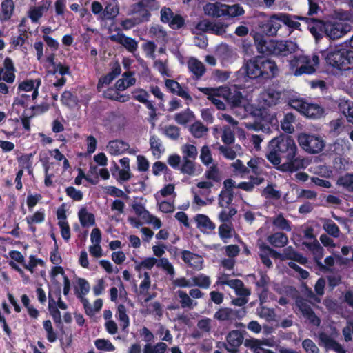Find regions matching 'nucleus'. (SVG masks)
<instances>
[{
    "label": "nucleus",
    "mask_w": 353,
    "mask_h": 353,
    "mask_svg": "<svg viewBox=\"0 0 353 353\" xmlns=\"http://www.w3.org/2000/svg\"><path fill=\"white\" fill-rule=\"evenodd\" d=\"M265 157L283 172L292 173L304 167L294 139L288 134H281L269 141Z\"/></svg>",
    "instance_id": "1"
},
{
    "label": "nucleus",
    "mask_w": 353,
    "mask_h": 353,
    "mask_svg": "<svg viewBox=\"0 0 353 353\" xmlns=\"http://www.w3.org/2000/svg\"><path fill=\"white\" fill-rule=\"evenodd\" d=\"M248 79L268 81L276 77L279 69L276 62L264 55H257L245 61L239 71Z\"/></svg>",
    "instance_id": "2"
},
{
    "label": "nucleus",
    "mask_w": 353,
    "mask_h": 353,
    "mask_svg": "<svg viewBox=\"0 0 353 353\" xmlns=\"http://www.w3.org/2000/svg\"><path fill=\"white\" fill-rule=\"evenodd\" d=\"M325 63L336 72L353 69V50L335 48L321 51Z\"/></svg>",
    "instance_id": "3"
},
{
    "label": "nucleus",
    "mask_w": 353,
    "mask_h": 353,
    "mask_svg": "<svg viewBox=\"0 0 353 353\" xmlns=\"http://www.w3.org/2000/svg\"><path fill=\"white\" fill-rule=\"evenodd\" d=\"M257 49L260 53L266 54L268 55H273L277 57H288L294 53L298 46L295 42L290 40L279 41L270 39L265 40L263 38L256 39Z\"/></svg>",
    "instance_id": "4"
},
{
    "label": "nucleus",
    "mask_w": 353,
    "mask_h": 353,
    "mask_svg": "<svg viewBox=\"0 0 353 353\" xmlns=\"http://www.w3.org/2000/svg\"><path fill=\"white\" fill-rule=\"evenodd\" d=\"M319 63L320 59L316 54H312V55L301 54L294 56L290 61V65L295 76H301L303 74L310 75L314 74Z\"/></svg>",
    "instance_id": "5"
},
{
    "label": "nucleus",
    "mask_w": 353,
    "mask_h": 353,
    "mask_svg": "<svg viewBox=\"0 0 353 353\" xmlns=\"http://www.w3.org/2000/svg\"><path fill=\"white\" fill-rule=\"evenodd\" d=\"M160 7L157 0H140L130 6L129 14L136 15L140 23L148 22L151 17V11L157 10Z\"/></svg>",
    "instance_id": "6"
},
{
    "label": "nucleus",
    "mask_w": 353,
    "mask_h": 353,
    "mask_svg": "<svg viewBox=\"0 0 353 353\" xmlns=\"http://www.w3.org/2000/svg\"><path fill=\"white\" fill-rule=\"evenodd\" d=\"M298 142L301 147L310 154L319 153L325 146V142L321 137L306 133H301L298 136Z\"/></svg>",
    "instance_id": "7"
},
{
    "label": "nucleus",
    "mask_w": 353,
    "mask_h": 353,
    "mask_svg": "<svg viewBox=\"0 0 353 353\" xmlns=\"http://www.w3.org/2000/svg\"><path fill=\"white\" fill-rule=\"evenodd\" d=\"M243 335L240 330H234L227 334L225 342L222 343V345L229 353H237L239 351V347L243 342Z\"/></svg>",
    "instance_id": "8"
},
{
    "label": "nucleus",
    "mask_w": 353,
    "mask_h": 353,
    "mask_svg": "<svg viewBox=\"0 0 353 353\" xmlns=\"http://www.w3.org/2000/svg\"><path fill=\"white\" fill-rule=\"evenodd\" d=\"M347 26L342 22H326L324 32L327 39L335 40L344 36L347 32Z\"/></svg>",
    "instance_id": "9"
},
{
    "label": "nucleus",
    "mask_w": 353,
    "mask_h": 353,
    "mask_svg": "<svg viewBox=\"0 0 353 353\" xmlns=\"http://www.w3.org/2000/svg\"><path fill=\"white\" fill-rule=\"evenodd\" d=\"M302 244L312 252L314 260L319 269L322 272L328 271L327 265H324L321 262V259L324 256V249L320 245L319 241L316 239H314L313 242H303Z\"/></svg>",
    "instance_id": "10"
},
{
    "label": "nucleus",
    "mask_w": 353,
    "mask_h": 353,
    "mask_svg": "<svg viewBox=\"0 0 353 353\" xmlns=\"http://www.w3.org/2000/svg\"><path fill=\"white\" fill-rule=\"evenodd\" d=\"M223 97L232 108L242 106L243 97L241 91L235 89H230L228 87H221Z\"/></svg>",
    "instance_id": "11"
},
{
    "label": "nucleus",
    "mask_w": 353,
    "mask_h": 353,
    "mask_svg": "<svg viewBox=\"0 0 353 353\" xmlns=\"http://www.w3.org/2000/svg\"><path fill=\"white\" fill-rule=\"evenodd\" d=\"M281 92L277 91L273 88L264 90L261 95V102L264 108H270L276 105L281 99Z\"/></svg>",
    "instance_id": "12"
},
{
    "label": "nucleus",
    "mask_w": 353,
    "mask_h": 353,
    "mask_svg": "<svg viewBox=\"0 0 353 353\" xmlns=\"http://www.w3.org/2000/svg\"><path fill=\"white\" fill-rule=\"evenodd\" d=\"M199 90L207 95L208 99L210 100L218 110H224L225 105L223 101L216 97H223L221 88H199Z\"/></svg>",
    "instance_id": "13"
},
{
    "label": "nucleus",
    "mask_w": 353,
    "mask_h": 353,
    "mask_svg": "<svg viewBox=\"0 0 353 353\" xmlns=\"http://www.w3.org/2000/svg\"><path fill=\"white\" fill-rule=\"evenodd\" d=\"M110 39L113 42L122 45L129 52L131 53H134L138 48L137 41L134 39L128 37L123 33L112 34L110 37Z\"/></svg>",
    "instance_id": "14"
},
{
    "label": "nucleus",
    "mask_w": 353,
    "mask_h": 353,
    "mask_svg": "<svg viewBox=\"0 0 353 353\" xmlns=\"http://www.w3.org/2000/svg\"><path fill=\"white\" fill-rule=\"evenodd\" d=\"M296 305L305 319L313 325L319 326L320 319L316 316L311 306L305 301H297Z\"/></svg>",
    "instance_id": "15"
},
{
    "label": "nucleus",
    "mask_w": 353,
    "mask_h": 353,
    "mask_svg": "<svg viewBox=\"0 0 353 353\" xmlns=\"http://www.w3.org/2000/svg\"><path fill=\"white\" fill-rule=\"evenodd\" d=\"M41 79L38 78L36 79H26L21 81L17 88L19 92H30L32 91L31 98L34 100L39 95V88L41 86Z\"/></svg>",
    "instance_id": "16"
},
{
    "label": "nucleus",
    "mask_w": 353,
    "mask_h": 353,
    "mask_svg": "<svg viewBox=\"0 0 353 353\" xmlns=\"http://www.w3.org/2000/svg\"><path fill=\"white\" fill-rule=\"evenodd\" d=\"M181 259L188 266L196 270H201L203 268V260L202 257L190 250H184L181 251Z\"/></svg>",
    "instance_id": "17"
},
{
    "label": "nucleus",
    "mask_w": 353,
    "mask_h": 353,
    "mask_svg": "<svg viewBox=\"0 0 353 353\" xmlns=\"http://www.w3.org/2000/svg\"><path fill=\"white\" fill-rule=\"evenodd\" d=\"M279 18H277L280 23H283L284 25L287 26L288 27L295 29V30H299L301 23L295 19L303 21H307L310 19L305 17H298L295 15H290L287 13H279L278 14Z\"/></svg>",
    "instance_id": "18"
},
{
    "label": "nucleus",
    "mask_w": 353,
    "mask_h": 353,
    "mask_svg": "<svg viewBox=\"0 0 353 353\" xmlns=\"http://www.w3.org/2000/svg\"><path fill=\"white\" fill-rule=\"evenodd\" d=\"M278 14L272 15L270 19L264 23L261 28L263 32L268 36H274L276 34L277 31L281 27Z\"/></svg>",
    "instance_id": "19"
},
{
    "label": "nucleus",
    "mask_w": 353,
    "mask_h": 353,
    "mask_svg": "<svg viewBox=\"0 0 353 353\" xmlns=\"http://www.w3.org/2000/svg\"><path fill=\"white\" fill-rule=\"evenodd\" d=\"M107 147L110 154L118 155L127 152L130 148V145L123 140L115 139L110 141Z\"/></svg>",
    "instance_id": "20"
},
{
    "label": "nucleus",
    "mask_w": 353,
    "mask_h": 353,
    "mask_svg": "<svg viewBox=\"0 0 353 353\" xmlns=\"http://www.w3.org/2000/svg\"><path fill=\"white\" fill-rule=\"evenodd\" d=\"M132 94L134 100L144 104L148 110H154V109H156L153 102L148 99L150 94L145 90L143 88L134 89L132 92Z\"/></svg>",
    "instance_id": "21"
},
{
    "label": "nucleus",
    "mask_w": 353,
    "mask_h": 353,
    "mask_svg": "<svg viewBox=\"0 0 353 353\" xmlns=\"http://www.w3.org/2000/svg\"><path fill=\"white\" fill-rule=\"evenodd\" d=\"M0 21H8L13 16L14 3L13 0H3L1 3Z\"/></svg>",
    "instance_id": "22"
},
{
    "label": "nucleus",
    "mask_w": 353,
    "mask_h": 353,
    "mask_svg": "<svg viewBox=\"0 0 353 353\" xmlns=\"http://www.w3.org/2000/svg\"><path fill=\"white\" fill-rule=\"evenodd\" d=\"M188 68L196 79H199L205 74L206 69L202 62L196 58H191L188 61Z\"/></svg>",
    "instance_id": "23"
},
{
    "label": "nucleus",
    "mask_w": 353,
    "mask_h": 353,
    "mask_svg": "<svg viewBox=\"0 0 353 353\" xmlns=\"http://www.w3.org/2000/svg\"><path fill=\"white\" fill-rule=\"evenodd\" d=\"M283 258L284 261L292 260L301 265H305L307 263V257L296 251L292 246H288L283 250Z\"/></svg>",
    "instance_id": "24"
},
{
    "label": "nucleus",
    "mask_w": 353,
    "mask_h": 353,
    "mask_svg": "<svg viewBox=\"0 0 353 353\" xmlns=\"http://www.w3.org/2000/svg\"><path fill=\"white\" fill-rule=\"evenodd\" d=\"M267 241L274 248H283L288 244V237L285 233L278 232L269 235Z\"/></svg>",
    "instance_id": "25"
},
{
    "label": "nucleus",
    "mask_w": 353,
    "mask_h": 353,
    "mask_svg": "<svg viewBox=\"0 0 353 353\" xmlns=\"http://www.w3.org/2000/svg\"><path fill=\"white\" fill-rule=\"evenodd\" d=\"M36 152L29 154H23L17 158L19 166L21 168L20 170H23L24 169H26L29 174L32 173V160Z\"/></svg>",
    "instance_id": "26"
},
{
    "label": "nucleus",
    "mask_w": 353,
    "mask_h": 353,
    "mask_svg": "<svg viewBox=\"0 0 353 353\" xmlns=\"http://www.w3.org/2000/svg\"><path fill=\"white\" fill-rule=\"evenodd\" d=\"M244 12L243 7L239 4L232 6L223 4L221 10V14H223V17H235L243 15Z\"/></svg>",
    "instance_id": "27"
},
{
    "label": "nucleus",
    "mask_w": 353,
    "mask_h": 353,
    "mask_svg": "<svg viewBox=\"0 0 353 353\" xmlns=\"http://www.w3.org/2000/svg\"><path fill=\"white\" fill-rule=\"evenodd\" d=\"M339 110L345 117L347 122L353 125V101L341 100L339 103Z\"/></svg>",
    "instance_id": "28"
},
{
    "label": "nucleus",
    "mask_w": 353,
    "mask_h": 353,
    "mask_svg": "<svg viewBox=\"0 0 353 353\" xmlns=\"http://www.w3.org/2000/svg\"><path fill=\"white\" fill-rule=\"evenodd\" d=\"M61 101L63 105L72 109L79 105V100L77 94L70 90H65L61 94Z\"/></svg>",
    "instance_id": "29"
},
{
    "label": "nucleus",
    "mask_w": 353,
    "mask_h": 353,
    "mask_svg": "<svg viewBox=\"0 0 353 353\" xmlns=\"http://www.w3.org/2000/svg\"><path fill=\"white\" fill-rule=\"evenodd\" d=\"M197 228L202 231H212L215 229V224L205 214H199L195 216Z\"/></svg>",
    "instance_id": "30"
},
{
    "label": "nucleus",
    "mask_w": 353,
    "mask_h": 353,
    "mask_svg": "<svg viewBox=\"0 0 353 353\" xmlns=\"http://www.w3.org/2000/svg\"><path fill=\"white\" fill-rule=\"evenodd\" d=\"M51 302L54 303V300L50 298V294H49V311L50 314L52 317V319L56 324L57 327L59 329V330L63 333V324L61 321V312L57 307H53L51 305Z\"/></svg>",
    "instance_id": "31"
},
{
    "label": "nucleus",
    "mask_w": 353,
    "mask_h": 353,
    "mask_svg": "<svg viewBox=\"0 0 353 353\" xmlns=\"http://www.w3.org/2000/svg\"><path fill=\"white\" fill-rule=\"evenodd\" d=\"M295 115L292 112L284 114L283 119L281 121V128L286 133L292 134L294 131L293 123H295Z\"/></svg>",
    "instance_id": "32"
},
{
    "label": "nucleus",
    "mask_w": 353,
    "mask_h": 353,
    "mask_svg": "<svg viewBox=\"0 0 353 353\" xmlns=\"http://www.w3.org/2000/svg\"><path fill=\"white\" fill-rule=\"evenodd\" d=\"M78 216L83 227H88L95 224L94 215L92 213L88 212L86 208H81Z\"/></svg>",
    "instance_id": "33"
},
{
    "label": "nucleus",
    "mask_w": 353,
    "mask_h": 353,
    "mask_svg": "<svg viewBox=\"0 0 353 353\" xmlns=\"http://www.w3.org/2000/svg\"><path fill=\"white\" fill-rule=\"evenodd\" d=\"M214 318L219 321H234L233 309L230 307H221L214 314Z\"/></svg>",
    "instance_id": "34"
},
{
    "label": "nucleus",
    "mask_w": 353,
    "mask_h": 353,
    "mask_svg": "<svg viewBox=\"0 0 353 353\" xmlns=\"http://www.w3.org/2000/svg\"><path fill=\"white\" fill-rule=\"evenodd\" d=\"M116 317L121 322L122 330L125 331L130 325V319L127 314V310L124 305L120 304L117 306Z\"/></svg>",
    "instance_id": "35"
},
{
    "label": "nucleus",
    "mask_w": 353,
    "mask_h": 353,
    "mask_svg": "<svg viewBox=\"0 0 353 353\" xmlns=\"http://www.w3.org/2000/svg\"><path fill=\"white\" fill-rule=\"evenodd\" d=\"M337 185L350 192H353V173H345L337 180Z\"/></svg>",
    "instance_id": "36"
},
{
    "label": "nucleus",
    "mask_w": 353,
    "mask_h": 353,
    "mask_svg": "<svg viewBox=\"0 0 353 353\" xmlns=\"http://www.w3.org/2000/svg\"><path fill=\"white\" fill-rule=\"evenodd\" d=\"M234 232V230L232 222L222 223L219 227V236L224 243H227V239L232 238Z\"/></svg>",
    "instance_id": "37"
},
{
    "label": "nucleus",
    "mask_w": 353,
    "mask_h": 353,
    "mask_svg": "<svg viewBox=\"0 0 353 353\" xmlns=\"http://www.w3.org/2000/svg\"><path fill=\"white\" fill-rule=\"evenodd\" d=\"M77 285L74 287V292L77 297L86 295L90 289L88 281L83 278H79L77 281Z\"/></svg>",
    "instance_id": "38"
},
{
    "label": "nucleus",
    "mask_w": 353,
    "mask_h": 353,
    "mask_svg": "<svg viewBox=\"0 0 353 353\" xmlns=\"http://www.w3.org/2000/svg\"><path fill=\"white\" fill-rule=\"evenodd\" d=\"M194 285L198 286L201 288L208 289L211 285V280L210 276L201 273L198 276L192 278Z\"/></svg>",
    "instance_id": "39"
},
{
    "label": "nucleus",
    "mask_w": 353,
    "mask_h": 353,
    "mask_svg": "<svg viewBox=\"0 0 353 353\" xmlns=\"http://www.w3.org/2000/svg\"><path fill=\"white\" fill-rule=\"evenodd\" d=\"M194 117V114L190 109L179 112L175 114V121L180 125H186L190 122Z\"/></svg>",
    "instance_id": "40"
},
{
    "label": "nucleus",
    "mask_w": 353,
    "mask_h": 353,
    "mask_svg": "<svg viewBox=\"0 0 353 353\" xmlns=\"http://www.w3.org/2000/svg\"><path fill=\"white\" fill-rule=\"evenodd\" d=\"M234 192H228L222 190L219 195V205L222 208H226L233 201Z\"/></svg>",
    "instance_id": "41"
},
{
    "label": "nucleus",
    "mask_w": 353,
    "mask_h": 353,
    "mask_svg": "<svg viewBox=\"0 0 353 353\" xmlns=\"http://www.w3.org/2000/svg\"><path fill=\"white\" fill-rule=\"evenodd\" d=\"M273 225L277 228L287 232L292 230L291 223L289 220L286 219L282 214H279L272 222Z\"/></svg>",
    "instance_id": "42"
},
{
    "label": "nucleus",
    "mask_w": 353,
    "mask_h": 353,
    "mask_svg": "<svg viewBox=\"0 0 353 353\" xmlns=\"http://www.w3.org/2000/svg\"><path fill=\"white\" fill-rule=\"evenodd\" d=\"M183 159L194 161L197 157L198 151L194 145L185 144L182 147Z\"/></svg>",
    "instance_id": "43"
},
{
    "label": "nucleus",
    "mask_w": 353,
    "mask_h": 353,
    "mask_svg": "<svg viewBox=\"0 0 353 353\" xmlns=\"http://www.w3.org/2000/svg\"><path fill=\"white\" fill-rule=\"evenodd\" d=\"M157 259L154 257H148L143 260L141 262H139L134 266V270L137 272L141 274V271L142 268H145L148 270H150L153 268V266L157 264ZM139 277H141V274H139Z\"/></svg>",
    "instance_id": "44"
},
{
    "label": "nucleus",
    "mask_w": 353,
    "mask_h": 353,
    "mask_svg": "<svg viewBox=\"0 0 353 353\" xmlns=\"http://www.w3.org/2000/svg\"><path fill=\"white\" fill-rule=\"evenodd\" d=\"M43 329L46 332V339L50 343H54L57 339V332L54 330L50 320H45L43 322Z\"/></svg>",
    "instance_id": "45"
},
{
    "label": "nucleus",
    "mask_w": 353,
    "mask_h": 353,
    "mask_svg": "<svg viewBox=\"0 0 353 353\" xmlns=\"http://www.w3.org/2000/svg\"><path fill=\"white\" fill-rule=\"evenodd\" d=\"M183 174L188 175H194L195 173V164L193 160L183 159V163L179 168Z\"/></svg>",
    "instance_id": "46"
},
{
    "label": "nucleus",
    "mask_w": 353,
    "mask_h": 353,
    "mask_svg": "<svg viewBox=\"0 0 353 353\" xmlns=\"http://www.w3.org/2000/svg\"><path fill=\"white\" fill-rule=\"evenodd\" d=\"M132 209L138 216H140L144 220L153 218V215L150 214L149 211H148L141 203L133 204Z\"/></svg>",
    "instance_id": "47"
},
{
    "label": "nucleus",
    "mask_w": 353,
    "mask_h": 353,
    "mask_svg": "<svg viewBox=\"0 0 353 353\" xmlns=\"http://www.w3.org/2000/svg\"><path fill=\"white\" fill-rule=\"evenodd\" d=\"M263 196L269 199H279L281 196V192L274 188L273 184H268L263 190Z\"/></svg>",
    "instance_id": "48"
},
{
    "label": "nucleus",
    "mask_w": 353,
    "mask_h": 353,
    "mask_svg": "<svg viewBox=\"0 0 353 353\" xmlns=\"http://www.w3.org/2000/svg\"><path fill=\"white\" fill-rule=\"evenodd\" d=\"M119 7L111 3L108 4L103 10L102 14L104 19H113L119 14Z\"/></svg>",
    "instance_id": "49"
},
{
    "label": "nucleus",
    "mask_w": 353,
    "mask_h": 353,
    "mask_svg": "<svg viewBox=\"0 0 353 353\" xmlns=\"http://www.w3.org/2000/svg\"><path fill=\"white\" fill-rule=\"evenodd\" d=\"M94 345L99 350L112 352L115 350L114 345L108 339H98L94 341Z\"/></svg>",
    "instance_id": "50"
},
{
    "label": "nucleus",
    "mask_w": 353,
    "mask_h": 353,
    "mask_svg": "<svg viewBox=\"0 0 353 353\" xmlns=\"http://www.w3.org/2000/svg\"><path fill=\"white\" fill-rule=\"evenodd\" d=\"M47 9L48 8H46L43 6L34 7L30 10L28 17L32 22L36 23L43 16L44 10Z\"/></svg>",
    "instance_id": "51"
},
{
    "label": "nucleus",
    "mask_w": 353,
    "mask_h": 353,
    "mask_svg": "<svg viewBox=\"0 0 353 353\" xmlns=\"http://www.w3.org/2000/svg\"><path fill=\"white\" fill-rule=\"evenodd\" d=\"M205 176L207 179L212 180L217 183H219L221 180L219 171L216 165H213L206 170L205 172Z\"/></svg>",
    "instance_id": "52"
},
{
    "label": "nucleus",
    "mask_w": 353,
    "mask_h": 353,
    "mask_svg": "<svg viewBox=\"0 0 353 353\" xmlns=\"http://www.w3.org/2000/svg\"><path fill=\"white\" fill-rule=\"evenodd\" d=\"M45 219V213L43 211L39 210L33 214L32 216H27L26 221L28 225H33L34 223H41Z\"/></svg>",
    "instance_id": "53"
},
{
    "label": "nucleus",
    "mask_w": 353,
    "mask_h": 353,
    "mask_svg": "<svg viewBox=\"0 0 353 353\" xmlns=\"http://www.w3.org/2000/svg\"><path fill=\"white\" fill-rule=\"evenodd\" d=\"M150 145L153 154L154 155L156 154H161L164 151V150H161L162 145L161 140L155 135L150 136Z\"/></svg>",
    "instance_id": "54"
},
{
    "label": "nucleus",
    "mask_w": 353,
    "mask_h": 353,
    "mask_svg": "<svg viewBox=\"0 0 353 353\" xmlns=\"http://www.w3.org/2000/svg\"><path fill=\"white\" fill-rule=\"evenodd\" d=\"M331 131L334 134H339L343 132V130L345 128L344 121L342 119H337L332 120L330 123Z\"/></svg>",
    "instance_id": "55"
},
{
    "label": "nucleus",
    "mask_w": 353,
    "mask_h": 353,
    "mask_svg": "<svg viewBox=\"0 0 353 353\" xmlns=\"http://www.w3.org/2000/svg\"><path fill=\"white\" fill-rule=\"evenodd\" d=\"M325 230L332 236L337 238L340 234V230L339 226L332 221L324 225Z\"/></svg>",
    "instance_id": "56"
},
{
    "label": "nucleus",
    "mask_w": 353,
    "mask_h": 353,
    "mask_svg": "<svg viewBox=\"0 0 353 353\" xmlns=\"http://www.w3.org/2000/svg\"><path fill=\"white\" fill-rule=\"evenodd\" d=\"M201 161L206 165H209L212 162V157L210 148L207 145L202 147L200 154Z\"/></svg>",
    "instance_id": "57"
},
{
    "label": "nucleus",
    "mask_w": 353,
    "mask_h": 353,
    "mask_svg": "<svg viewBox=\"0 0 353 353\" xmlns=\"http://www.w3.org/2000/svg\"><path fill=\"white\" fill-rule=\"evenodd\" d=\"M143 277V280L141 282L139 285L140 294H146V292H148L151 285L150 274L148 272H145Z\"/></svg>",
    "instance_id": "58"
},
{
    "label": "nucleus",
    "mask_w": 353,
    "mask_h": 353,
    "mask_svg": "<svg viewBox=\"0 0 353 353\" xmlns=\"http://www.w3.org/2000/svg\"><path fill=\"white\" fill-rule=\"evenodd\" d=\"M66 194L74 201H79L83 199V194L81 191L77 190L73 186H69L65 189Z\"/></svg>",
    "instance_id": "59"
},
{
    "label": "nucleus",
    "mask_w": 353,
    "mask_h": 353,
    "mask_svg": "<svg viewBox=\"0 0 353 353\" xmlns=\"http://www.w3.org/2000/svg\"><path fill=\"white\" fill-rule=\"evenodd\" d=\"M165 134L170 139L176 140L180 136V128L176 125H170L165 128Z\"/></svg>",
    "instance_id": "60"
},
{
    "label": "nucleus",
    "mask_w": 353,
    "mask_h": 353,
    "mask_svg": "<svg viewBox=\"0 0 353 353\" xmlns=\"http://www.w3.org/2000/svg\"><path fill=\"white\" fill-rule=\"evenodd\" d=\"M168 24L172 29L177 30L184 26L185 20L180 14H174Z\"/></svg>",
    "instance_id": "61"
},
{
    "label": "nucleus",
    "mask_w": 353,
    "mask_h": 353,
    "mask_svg": "<svg viewBox=\"0 0 353 353\" xmlns=\"http://www.w3.org/2000/svg\"><path fill=\"white\" fill-rule=\"evenodd\" d=\"M58 225L61 230V234L62 238L65 241H68L70 239V228L68 221H59Z\"/></svg>",
    "instance_id": "62"
},
{
    "label": "nucleus",
    "mask_w": 353,
    "mask_h": 353,
    "mask_svg": "<svg viewBox=\"0 0 353 353\" xmlns=\"http://www.w3.org/2000/svg\"><path fill=\"white\" fill-rule=\"evenodd\" d=\"M190 130L194 137L200 138L203 137L208 129L202 123H199L192 125L190 128Z\"/></svg>",
    "instance_id": "63"
},
{
    "label": "nucleus",
    "mask_w": 353,
    "mask_h": 353,
    "mask_svg": "<svg viewBox=\"0 0 353 353\" xmlns=\"http://www.w3.org/2000/svg\"><path fill=\"white\" fill-rule=\"evenodd\" d=\"M302 346L307 353H318L319 350L316 344L309 339L302 342Z\"/></svg>",
    "instance_id": "64"
}]
</instances>
